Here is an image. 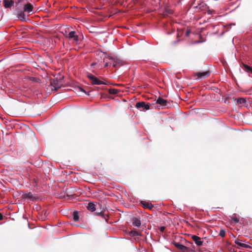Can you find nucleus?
I'll return each instance as SVG.
<instances>
[{
	"mask_svg": "<svg viewBox=\"0 0 252 252\" xmlns=\"http://www.w3.org/2000/svg\"><path fill=\"white\" fill-rule=\"evenodd\" d=\"M22 197L24 198L30 199L31 200H34L36 197L34 196L31 192L26 191L24 192L22 195Z\"/></svg>",
	"mask_w": 252,
	"mask_h": 252,
	"instance_id": "nucleus-8",
	"label": "nucleus"
},
{
	"mask_svg": "<svg viewBox=\"0 0 252 252\" xmlns=\"http://www.w3.org/2000/svg\"><path fill=\"white\" fill-rule=\"evenodd\" d=\"M130 234L132 236H136L140 235L139 233L136 230H132L130 232Z\"/></svg>",
	"mask_w": 252,
	"mask_h": 252,
	"instance_id": "nucleus-24",
	"label": "nucleus"
},
{
	"mask_svg": "<svg viewBox=\"0 0 252 252\" xmlns=\"http://www.w3.org/2000/svg\"><path fill=\"white\" fill-rule=\"evenodd\" d=\"M87 77L90 80L91 83L92 85H106V83L98 79L97 78L95 77L94 75L90 73H88L87 74Z\"/></svg>",
	"mask_w": 252,
	"mask_h": 252,
	"instance_id": "nucleus-1",
	"label": "nucleus"
},
{
	"mask_svg": "<svg viewBox=\"0 0 252 252\" xmlns=\"http://www.w3.org/2000/svg\"><path fill=\"white\" fill-rule=\"evenodd\" d=\"M235 243L236 245H237L238 246L242 247L243 248H250V247L249 245H247L246 244L241 243L239 239L236 240L235 241Z\"/></svg>",
	"mask_w": 252,
	"mask_h": 252,
	"instance_id": "nucleus-19",
	"label": "nucleus"
},
{
	"mask_svg": "<svg viewBox=\"0 0 252 252\" xmlns=\"http://www.w3.org/2000/svg\"><path fill=\"white\" fill-rule=\"evenodd\" d=\"M132 225L136 227H140L141 225V220L139 218H133L132 220Z\"/></svg>",
	"mask_w": 252,
	"mask_h": 252,
	"instance_id": "nucleus-12",
	"label": "nucleus"
},
{
	"mask_svg": "<svg viewBox=\"0 0 252 252\" xmlns=\"http://www.w3.org/2000/svg\"><path fill=\"white\" fill-rule=\"evenodd\" d=\"M95 64H96L95 63H91V66H93L95 65Z\"/></svg>",
	"mask_w": 252,
	"mask_h": 252,
	"instance_id": "nucleus-30",
	"label": "nucleus"
},
{
	"mask_svg": "<svg viewBox=\"0 0 252 252\" xmlns=\"http://www.w3.org/2000/svg\"><path fill=\"white\" fill-rule=\"evenodd\" d=\"M189 244L190 245H192L193 243H189Z\"/></svg>",
	"mask_w": 252,
	"mask_h": 252,
	"instance_id": "nucleus-32",
	"label": "nucleus"
},
{
	"mask_svg": "<svg viewBox=\"0 0 252 252\" xmlns=\"http://www.w3.org/2000/svg\"><path fill=\"white\" fill-rule=\"evenodd\" d=\"M109 65V63H106L104 64V67H108Z\"/></svg>",
	"mask_w": 252,
	"mask_h": 252,
	"instance_id": "nucleus-29",
	"label": "nucleus"
},
{
	"mask_svg": "<svg viewBox=\"0 0 252 252\" xmlns=\"http://www.w3.org/2000/svg\"><path fill=\"white\" fill-rule=\"evenodd\" d=\"M65 33L66 35L64 34V35L65 36L66 38L69 40L73 39L76 43L78 42L79 37L78 35L76 34L75 31H71L68 34H67V32L65 31Z\"/></svg>",
	"mask_w": 252,
	"mask_h": 252,
	"instance_id": "nucleus-3",
	"label": "nucleus"
},
{
	"mask_svg": "<svg viewBox=\"0 0 252 252\" xmlns=\"http://www.w3.org/2000/svg\"><path fill=\"white\" fill-rule=\"evenodd\" d=\"M190 33V31L189 30H187L186 32V35L187 36H189V35Z\"/></svg>",
	"mask_w": 252,
	"mask_h": 252,
	"instance_id": "nucleus-27",
	"label": "nucleus"
},
{
	"mask_svg": "<svg viewBox=\"0 0 252 252\" xmlns=\"http://www.w3.org/2000/svg\"><path fill=\"white\" fill-rule=\"evenodd\" d=\"M87 209L91 212H94L96 208L93 202H89L87 206Z\"/></svg>",
	"mask_w": 252,
	"mask_h": 252,
	"instance_id": "nucleus-14",
	"label": "nucleus"
},
{
	"mask_svg": "<svg viewBox=\"0 0 252 252\" xmlns=\"http://www.w3.org/2000/svg\"><path fill=\"white\" fill-rule=\"evenodd\" d=\"M242 66L245 70L247 72H250L252 74V67L246 64H245L244 63H242Z\"/></svg>",
	"mask_w": 252,
	"mask_h": 252,
	"instance_id": "nucleus-16",
	"label": "nucleus"
},
{
	"mask_svg": "<svg viewBox=\"0 0 252 252\" xmlns=\"http://www.w3.org/2000/svg\"><path fill=\"white\" fill-rule=\"evenodd\" d=\"M219 235L221 237H224L225 236V231L223 229H221L219 232Z\"/></svg>",
	"mask_w": 252,
	"mask_h": 252,
	"instance_id": "nucleus-25",
	"label": "nucleus"
},
{
	"mask_svg": "<svg viewBox=\"0 0 252 252\" xmlns=\"http://www.w3.org/2000/svg\"><path fill=\"white\" fill-rule=\"evenodd\" d=\"M231 220L235 223H237L239 221V219L235 216H233L231 217Z\"/></svg>",
	"mask_w": 252,
	"mask_h": 252,
	"instance_id": "nucleus-23",
	"label": "nucleus"
},
{
	"mask_svg": "<svg viewBox=\"0 0 252 252\" xmlns=\"http://www.w3.org/2000/svg\"><path fill=\"white\" fill-rule=\"evenodd\" d=\"M50 84L55 90H57L62 85V81L61 79L59 80L58 79H54L51 81Z\"/></svg>",
	"mask_w": 252,
	"mask_h": 252,
	"instance_id": "nucleus-5",
	"label": "nucleus"
},
{
	"mask_svg": "<svg viewBox=\"0 0 252 252\" xmlns=\"http://www.w3.org/2000/svg\"><path fill=\"white\" fill-rule=\"evenodd\" d=\"M173 244L176 248L182 252H189L190 251H193L189 245L185 246L178 242H174Z\"/></svg>",
	"mask_w": 252,
	"mask_h": 252,
	"instance_id": "nucleus-2",
	"label": "nucleus"
},
{
	"mask_svg": "<svg viewBox=\"0 0 252 252\" xmlns=\"http://www.w3.org/2000/svg\"><path fill=\"white\" fill-rule=\"evenodd\" d=\"M165 229V227L164 226H161L159 227V230L161 232H163Z\"/></svg>",
	"mask_w": 252,
	"mask_h": 252,
	"instance_id": "nucleus-26",
	"label": "nucleus"
},
{
	"mask_svg": "<svg viewBox=\"0 0 252 252\" xmlns=\"http://www.w3.org/2000/svg\"><path fill=\"white\" fill-rule=\"evenodd\" d=\"M119 92V91L118 90L114 88L109 89L108 90L109 93L111 94H117Z\"/></svg>",
	"mask_w": 252,
	"mask_h": 252,
	"instance_id": "nucleus-20",
	"label": "nucleus"
},
{
	"mask_svg": "<svg viewBox=\"0 0 252 252\" xmlns=\"http://www.w3.org/2000/svg\"><path fill=\"white\" fill-rule=\"evenodd\" d=\"M192 239L193 240V241L195 242V243L198 246H201L203 244V241L201 240V238L196 236V235H192Z\"/></svg>",
	"mask_w": 252,
	"mask_h": 252,
	"instance_id": "nucleus-10",
	"label": "nucleus"
},
{
	"mask_svg": "<svg viewBox=\"0 0 252 252\" xmlns=\"http://www.w3.org/2000/svg\"><path fill=\"white\" fill-rule=\"evenodd\" d=\"M3 215L1 213H0V220H2L3 219Z\"/></svg>",
	"mask_w": 252,
	"mask_h": 252,
	"instance_id": "nucleus-28",
	"label": "nucleus"
},
{
	"mask_svg": "<svg viewBox=\"0 0 252 252\" xmlns=\"http://www.w3.org/2000/svg\"><path fill=\"white\" fill-rule=\"evenodd\" d=\"M94 214L95 216L101 217L106 221H107L108 216L105 215L102 212H95Z\"/></svg>",
	"mask_w": 252,
	"mask_h": 252,
	"instance_id": "nucleus-17",
	"label": "nucleus"
},
{
	"mask_svg": "<svg viewBox=\"0 0 252 252\" xmlns=\"http://www.w3.org/2000/svg\"><path fill=\"white\" fill-rule=\"evenodd\" d=\"M135 106L137 108L140 110L145 111L150 109V104L149 103H146L144 101L138 102L136 103Z\"/></svg>",
	"mask_w": 252,
	"mask_h": 252,
	"instance_id": "nucleus-4",
	"label": "nucleus"
},
{
	"mask_svg": "<svg viewBox=\"0 0 252 252\" xmlns=\"http://www.w3.org/2000/svg\"><path fill=\"white\" fill-rule=\"evenodd\" d=\"M80 90H81V91H82V92H84V93H86V92H85V91L83 89H81V88H80Z\"/></svg>",
	"mask_w": 252,
	"mask_h": 252,
	"instance_id": "nucleus-31",
	"label": "nucleus"
},
{
	"mask_svg": "<svg viewBox=\"0 0 252 252\" xmlns=\"http://www.w3.org/2000/svg\"><path fill=\"white\" fill-rule=\"evenodd\" d=\"M237 102L238 104H243L246 103V100L245 98L241 97L237 99Z\"/></svg>",
	"mask_w": 252,
	"mask_h": 252,
	"instance_id": "nucleus-22",
	"label": "nucleus"
},
{
	"mask_svg": "<svg viewBox=\"0 0 252 252\" xmlns=\"http://www.w3.org/2000/svg\"><path fill=\"white\" fill-rule=\"evenodd\" d=\"M109 59L112 60V62L111 63H110L112 64L113 66L114 67L117 68V67H119V64L120 63L119 61H118V60H115V59H113V58H110Z\"/></svg>",
	"mask_w": 252,
	"mask_h": 252,
	"instance_id": "nucleus-18",
	"label": "nucleus"
},
{
	"mask_svg": "<svg viewBox=\"0 0 252 252\" xmlns=\"http://www.w3.org/2000/svg\"><path fill=\"white\" fill-rule=\"evenodd\" d=\"M25 13V12L23 11L20 12L17 15L19 19L22 22L26 21V15Z\"/></svg>",
	"mask_w": 252,
	"mask_h": 252,
	"instance_id": "nucleus-15",
	"label": "nucleus"
},
{
	"mask_svg": "<svg viewBox=\"0 0 252 252\" xmlns=\"http://www.w3.org/2000/svg\"><path fill=\"white\" fill-rule=\"evenodd\" d=\"M157 103L159 104L162 106H166L167 105V101L166 100L159 97L157 100Z\"/></svg>",
	"mask_w": 252,
	"mask_h": 252,
	"instance_id": "nucleus-13",
	"label": "nucleus"
},
{
	"mask_svg": "<svg viewBox=\"0 0 252 252\" xmlns=\"http://www.w3.org/2000/svg\"><path fill=\"white\" fill-rule=\"evenodd\" d=\"M14 1L12 0H3V4L5 8H10L14 5Z\"/></svg>",
	"mask_w": 252,
	"mask_h": 252,
	"instance_id": "nucleus-9",
	"label": "nucleus"
},
{
	"mask_svg": "<svg viewBox=\"0 0 252 252\" xmlns=\"http://www.w3.org/2000/svg\"><path fill=\"white\" fill-rule=\"evenodd\" d=\"M140 204L144 209H148L150 210H152L153 209L154 205L151 203L145 201H140Z\"/></svg>",
	"mask_w": 252,
	"mask_h": 252,
	"instance_id": "nucleus-6",
	"label": "nucleus"
},
{
	"mask_svg": "<svg viewBox=\"0 0 252 252\" xmlns=\"http://www.w3.org/2000/svg\"><path fill=\"white\" fill-rule=\"evenodd\" d=\"M73 220L75 221H77L79 220V217L77 211H74L73 214Z\"/></svg>",
	"mask_w": 252,
	"mask_h": 252,
	"instance_id": "nucleus-21",
	"label": "nucleus"
},
{
	"mask_svg": "<svg viewBox=\"0 0 252 252\" xmlns=\"http://www.w3.org/2000/svg\"><path fill=\"white\" fill-rule=\"evenodd\" d=\"M33 6L30 3H28L24 5L23 11L25 12H27L28 13H30V12H32L33 11Z\"/></svg>",
	"mask_w": 252,
	"mask_h": 252,
	"instance_id": "nucleus-7",
	"label": "nucleus"
},
{
	"mask_svg": "<svg viewBox=\"0 0 252 252\" xmlns=\"http://www.w3.org/2000/svg\"><path fill=\"white\" fill-rule=\"evenodd\" d=\"M210 74V71H205L203 72H197L196 75L198 78H205L208 77Z\"/></svg>",
	"mask_w": 252,
	"mask_h": 252,
	"instance_id": "nucleus-11",
	"label": "nucleus"
}]
</instances>
